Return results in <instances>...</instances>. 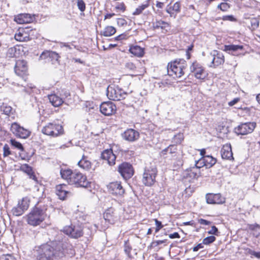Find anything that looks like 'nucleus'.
I'll list each match as a JSON object with an SVG mask.
<instances>
[{
  "instance_id": "obj_10",
  "label": "nucleus",
  "mask_w": 260,
  "mask_h": 260,
  "mask_svg": "<svg viewBox=\"0 0 260 260\" xmlns=\"http://www.w3.org/2000/svg\"><path fill=\"white\" fill-rule=\"evenodd\" d=\"M118 171L125 179L130 178L134 174L132 166L127 162H124L119 165Z\"/></svg>"
},
{
  "instance_id": "obj_11",
  "label": "nucleus",
  "mask_w": 260,
  "mask_h": 260,
  "mask_svg": "<svg viewBox=\"0 0 260 260\" xmlns=\"http://www.w3.org/2000/svg\"><path fill=\"white\" fill-rule=\"evenodd\" d=\"M63 232L71 237L75 239H77L83 235L82 229L79 226H66L63 229Z\"/></svg>"
},
{
  "instance_id": "obj_35",
  "label": "nucleus",
  "mask_w": 260,
  "mask_h": 260,
  "mask_svg": "<svg viewBox=\"0 0 260 260\" xmlns=\"http://www.w3.org/2000/svg\"><path fill=\"white\" fill-rule=\"evenodd\" d=\"M116 32V29L112 26H108L106 27L102 32L105 37H110L114 35Z\"/></svg>"
},
{
  "instance_id": "obj_27",
  "label": "nucleus",
  "mask_w": 260,
  "mask_h": 260,
  "mask_svg": "<svg viewBox=\"0 0 260 260\" xmlns=\"http://www.w3.org/2000/svg\"><path fill=\"white\" fill-rule=\"evenodd\" d=\"M48 99L49 102L54 107H58L63 103L62 98L55 94L49 95Z\"/></svg>"
},
{
  "instance_id": "obj_7",
  "label": "nucleus",
  "mask_w": 260,
  "mask_h": 260,
  "mask_svg": "<svg viewBox=\"0 0 260 260\" xmlns=\"http://www.w3.org/2000/svg\"><path fill=\"white\" fill-rule=\"evenodd\" d=\"M256 123L247 122L240 124L235 128V132L238 135H245L251 133L254 129Z\"/></svg>"
},
{
  "instance_id": "obj_62",
  "label": "nucleus",
  "mask_w": 260,
  "mask_h": 260,
  "mask_svg": "<svg viewBox=\"0 0 260 260\" xmlns=\"http://www.w3.org/2000/svg\"><path fill=\"white\" fill-rule=\"evenodd\" d=\"M115 15V14L114 13H110V14H107L105 16V18H104V19H109V18H111L112 17H113V16Z\"/></svg>"
},
{
  "instance_id": "obj_1",
  "label": "nucleus",
  "mask_w": 260,
  "mask_h": 260,
  "mask_svg": "<svg viewBox=\"0 0 260 260\" xmlns=\"http://www.w3.org/2000/svg\"><path fill=\"white\" fill-rule=\"evenodd\" d=\"M63 243L52 241L36 246L34 249L37 260H60L64 256Z\"/></svg>"
},
{
  "instance_id": "obj_41",
  "label": "nucleus",
  "mask_w": 260,
  "mask_h": 260,
  "mask_svg": "<svg viewBox=\"0 0 260 260\" xmlns=\"http://www.w3.org/2000/svg\"><path fill=\"white\" fill-rule=\"evenodd\" d=\"M11 143L12 145L18 148V149L21 151L23 150V147L22 144L16 141L15 140H11Z\"/></svg>"
},
{
  "instance_id": "obj_36",
  "label": "nucleus",
  "mask_w": 260,
  "mask_h": 260,
  "mask_svg": "<svg viewBox=\"0 0 260 260\" xmlns=\"http://www.w3.org/2000/svg\"><path fill=\"white\" fill-rule=\"evenodd\" d=\"M153 27L154 29L160 28L164 29L169 26V24L162 20H156L152 23Z\"/></svg>"
},
{
  "instance_id": "obj_6",
  "label": "nucleus",
  "mask_w": 260,
  "mask_h": 260,
  "mask_svg": "<svg viewBox=\"0 0 260 260\" xmlns=\"http://www.w3.org/2000/svg\"><path fill=\"white\" fill-rule=\"evenodd\" d=\"M126 95V93L117 86L109 85L107 88V96L111 100L120 101L125 99Z\"/></svg>"
},
{
  "instance_id": "obj_34",
  "label": "nucleus",
  "mask_w": 260,
  "mask_h": 260,
  "mask_svg": "<svg viewBox=\"0 0 260 260\" xmlns=\"http://www.w3.org/2000/svg\"><path fill=\"white\" fill-rule=\"evenodd\" d=\"M244 48L242 45H225L224 46L223 50L226 52L233 51L235 52L238 50H242Z\"/></svg>"
},
{
  "instance_id": "obj_23",
  "label": "nucleus",
  "mask_w": 260,
  "mask_h": 260,
  "mask_svg": "<svg viewBox=\"0 0 260 260\" xmlns=\"http://www.w3.org/2000/svg\"><path fill=\"white\" fill-rule=\"evenodd\" d=\"M14 20L17 23L24 24L32 22L34 18L28 14H21L15 16Z\"/></svg>"
},
{
  "instance_id": "obj_44",
  "label": "nucleus",
  "mask_w": 260,
  "mask_h": 260,
  "mask_svg": "<svg viewBox=\"0 0 260 260\" xmlns=\"http://www.w3.org/2000/svg\"><path fill=\"white\" fill-rule=\"evenodd\" d=\"M196 167L198 169L201 168L203 167H205L204 160L203 157L201 158L199 160L196 162Z\"/></svg>"
},
{
  "instance_id": "obj_64",
  "label": "nucleus",
  "mask_w": 260,
  "mask_h": 260,
  "mask_svg": "<svg viewBox=\"0 0 260 260\" xmlns=\"http://www.w3.org/2000/svg\"><path fill=\"white\" fill-rule=\"evenodd\" d=\"M16 51V48H11L9 49V52L11 54H12L13 52Z\"/></svg>"
},
{
  "instance_id": "obj_57",
  "label": "nucleus",
  "mask_w": 260,
  "mask_h": 260,
  "mask_svg": "<svg viewBox=\"0 0 260 260\" xmlns=\"http://www.w3.org/2000/svg\"><path fill=\"white\" fill-rule=\"evenodd\" d=\"M169 238L171 239H174V238H180V236L179 234L177 232H175L173 234H171L169 235Z\"/></svg>"
},
{
  "instance_id": "obj_39",
  "label": "nucleus",
  "mask_w": 260,
  "mask_h": 260,
  "mask_svg": "<svg viewBox=\"0 0 260 260\" xmlns=\"http://www.w3.org/2000/svg\"><path fill=\"white\" fill-rule=\"evenodd\" d=\"M251 229L253 230V235L256 237L260 236V225L258 224L253 225Z\"/></svg>"
},
{
  "instance_id": "obj_38",
  "label": "nucleus",
  "mask_w": 260,
  "mask_h": 260,
  "mask_svg": "<svg viewBox=\"0 0 260 260\" xmlns=\"http://www.w3.org/2000/svg\"><path fill=\"white\" fill-rule=\"evenodd\" d=\"M215 237L213 236H210L205 238L203 240V244L205 245L209 244L215 240Z\"/></svg>"
},
{
  "instance_id": "obj_32",
  "label": "nucleus",
  "mask_w": 260,
  "mask_h": 260,
  "mask_svg": "<svg viewBox=\"0 0 260 260\" xmlns=\"http://www.w3.org/2000/svg\"><path fill=\"white\" fill-rule=\"evenodd\" d=\"M151 0H147L144 3L139 6L133 13L134 15H137L141 14L143 10L148 8L150 5Z\"/></svg>"
},
{
  "instance_id": "obj_16",
  "label": "nucleus",
  "mask_w": 260,
  "mask_h": 260,
  "mask_svg": "<svg viewBox=\"0 0 260 260\" xmlns=\"http://www.w3.org/2000/svg\"><path fill=\"white\" fill-rule=\"evenodd\" d=\"M206 201L208 204H221L225 202V199L220 193H208L206 196Z\"/></svg>"
},
{
  "instance_id": "obj_9",
  "label": "nucleus",
  "mask_w": 260,
  "mask_h": 260,
  "mask_svg": "<svg viewBox=\"0 0 260 260\" xmlns=\"http://www.w3.org/2000/svg\"><path fill=\"white\" fill-rule=\"evenodd\" d=\"M209 59L211 60L210 67H216L222 63L224 61V57L223 54L218 51L214 50L208 56Z\"/></svg>"
},
{
  "instance_id": "obj_3",
  "label": "nucleus",
  "mask_w": 260,
  "mask_h": 260,
  "mask_svg": "<svg viewBox=\"0 0 260 260\" xmlns=\"http://www.w3.org/2000/svg\"><path fill=\"white\" fill-rule=\"evenodd\" d=\"M187 63L183 59L176 60L168 63L167 67L168 74L170 76L180 78L184 74Z\"/></svg>"
},
{
  "instance_id": "obj_60",
  "label": "nucleus",
  "mask_w": 260,
  "mask_h": 260,
  "mask_svg": "<svg viewBox=\"0 0 260 260\" xmlns=\"http://www.w3.org/2000/svg\"><path fill=\"white\" fill-rule=\"evenodd\" d=\"M125 36H126L124 34L120 35L116 37V40L118 41L123 40L125 39Z\"/></svg>"
},
{
  "instance_id": "obj_26",
  "label": "nucleus",
  "mask_w": 260,
  "mask_h": 260,
  "mask_svg": "<svg viewBox=\"0 0 260 260\" xmlns=\"http://www.w3.org/2000/svg\"><path fill=\"white\" fill-rule=\"evenodd\" d=\"M47 57L51 58L53 61L58 62L59 56L55 52L46 51L42 52L40 56V58L42 59H45Z\"/></svg>"
},
{
  "instance_id": "obj_56",
  "label": "nucleus",
  "mask_w": 260,
  "mask_h": 260,
  "mask_svg": "<svg viewBox=\"0 0 260 260\" xmlns=\"http://www.w3.org/2000/svg\"><path fill=\"white\" fill-rule=\"evenodd\" d=\"M198 222L201 224H203V225H208L210 223V221L205 220V219H202V218L199 219L198 220Z\"/></svg>"
},
{
  "instance_id": "obj_58",
  "label": "nucleus",
  "mask_w": 260,
  "mask_h": 260,
  "mask_svg": "<svg viewBox=\"0 0 260 260\" xmlns=\"http://www.w3.org/2000/svg\"><path fill=\"white\" fill-rule=\"evenodd\" d=\"M203 248V244L202 243H200V244H198L196 246H195L193 248V251H197L199 249Z\"/></svg>"
},
{
  "instance_id": "obj_28",
  "label": "nucleus",
  "mask_w": 260,
  "mask_h": 260,
  "mask_svg": "<svg viewBox=\"0 0 260 260\" xmlns=\"http://www.w3.org/2000/svg\"><path fill=\"white\" fill-rule=\"evenodd\" d=\"M20 170L26 173L30 179L34 180L36 181H37V178L36 176L34 174V172H32V168L30 166H29L27 164H23L21 166Z\"/></svg>"
},
{
  "instance_id": "obj_46",
  "label": "nucleus",
  "mask_w": 260,
  "mask_h": 260,
  "mask_svg": "<svg viewBox=\"0 0 260 260\" xmlns=\"http://www.w3.org/2000/svg\"><path fill=\"white\" fill-rule=\"evenodd\" d=\"M3 156L4 157H7L10 154H11V151L10 150V148L7 144H5L3 147Z\"/></svg>"
},
{
  "instance_id": "obj_30",
  "label": "nucleus",
  "mask_w": 260,
  "mask_h": 260,
  "mask_svg": "<svg viewBox=\"0 0 260 260\" xmlns=\"http://www.w3.org/2000/svg\"><path fill=\"white\" fill-rule=\"evenodd\" d=\"M129 52L138 57H142L144 54L143 48L139 46H132L129 48Z\"/></svg>"
},
{
  "instance_id": "obj_52",
  "label": "nucleus",
  "mask_w": 260,
  "mask_h": 260,
  "mask_svg": "<svg viewBox=\"0 0 260 260\" xmlns=\"http://www.w3.org/2000/svg\"><path fill=\"white\" fill-rule=\"evenodd\" d=\"M180 5L179 2L175 3L172 6V10L178 12L180 11Z\"/></svg>"
},
{
  "instance_id": "obj_25",
  "label": "nucleus",
  "mask_w": 260,
  "mask_h": 260,
  "mask_svg": "<svg viewBox=\"0 0 260 260\" xmlns=\"http://www.w3.org/2000/svg\"><path fill=\"white\" fill-rule=\"evenodd\" d=\"M78 165L79 167L85 170H90L92 166L89 158L84 155L82 156V158L78 161Z\"/></svg>"
},
{
  "instance_id": "obj_19",
  "label": "nucleus",
  "mask_w": 260,
  "mask_h": 260,
  "mask_svg": "<svg viewBox=\"0 0 260 260\" xmlns=\"http://www.w3.org/2000/svg\"><path fill=\"white\" fill-rule=\"evenodd\" d=\"M101 157L107 160L110 166H113L115 164L116 156L111 149L104 150L102 153Z\"/></svg>"
},
{
  "instance_id": "obj_61",
  "label": "nucleus",
  "mask_w": 260,
  "mask_h": 260,
  "mask_svg": "<svg viewBox=\"0 0 260 260\" xmlns=\"http://www.w3.org/2000/svg\"><path fill=\"white\" fill-rule=\"evenodd\" d=\"M173 10H172V7H169L168 8H167L166 9V12L169 13V14H170V15L172 16V15L173 14Z\"/></svg>"
},
{
  "instance_id": "obj_15",
  "label": "nucleus",
  "mask_w": 260,
  "mask_h": 260,
  "mask_svg": "<svg viewBox=\"0 0 260 260\" xmlns=\"http://www.w3.org/2000/svg\"><path fill=\"white\" fill-rule=\"evenodd\" d=\"M107 188L111 193L116 196H122L124 192L121 183L118 181L110 183L108 185Z\"/></svg>"
},
{
  "instance_id": "obj_59",
  "label": "nucleus",
  "mask_w": 260,
  "mask_h": 260,
  "mask_svg": "<svg viewBox=\"0 0 260 260\" xmlns=\"http://www.w3.org/2000/svg\"><path fill=\"white\" fill-rule=\"evenodd\" d=\"M175 138L178 139V140L177 141V143H181L183 140V135L181 134H179L175 136Z\"/></svg>"
},
{
  "instance_id": "obj_40",
  "label": "nucleus",
  "mask_w": 260,
  "mask_h": 260,
  "mask_svg": "<svg viewBox=\"0 0 260 260\" xmlns=\"http://www.w3.org/2000/svg\"><path fill=\"white\" fill-rule=\"evenodd\" d=\"M0 260H16V258L11 254H3L0 256Z\"/></svg>"
},
{
  "instance_id": "obj_4",
  "label": "nucleus",
  "mask_w": 260,
  "mask_h": 260,
  "mask_svg": "<svg viewBox=\"0 0 260 260\" xmlns=\"http://www.w3.org/2000/svg\"><path fill=\"white\" fill-rule=\"evenodd\" d=\"M157 170L154 163H150L146 166L143 175L142 182L146 186H151L155 182Z\"/></svg>"
},
{
  "instance_id": "obj_50",
  "label": "nucleus",
  "mask_w": 260,
  "mask_h": 260,
  "mask_svg": "<svg viewBox=\"0 0 260 260\" xmlns=\"http://www.w3.org/2000/svg\"><path fill=\"white\" fill-rule=\"evenodd\" d=\"M117 23L119 26H123L126 24V21L123 18H118L117 19Z\"/></svg>"
},
{
  "instance_id": "obj_43",
  "label": "nucleus",
  "mask_w": 260,
  "mask_h": 260,
  "mask_svg": "<svg viewBox=\"0 0 260 260\" xmlns=\"http://www.w3.org/2000/svg\"><path fill=\"white\" fill-rule=\"evenodd\" d=\"M218 8L222 11H226L230 8V5L226 3H222L218 6Z\"/></svg>"
},
{
  "instance_id": "obj_21",
  "label": "nucleus",
  "mask_w": 260,
  "mask_h": 260,
  "mask_svg": "<svg viewBox=\"0 0 260 260\" xmlns=\"http://www.w3.org/2000/svg\"><path fill=\"white\" fill-rule=\"evenodd\" d=\"M122 137L126 141L133 142L139 138V133L133 129H128L123 133Z\"/></svg>"
},
{
  "instance_id": "obj_63",
  "label": "nucleus",
  "mask_w": 260,
  "mask_h": 260,
  "mask_svg": "<svg viewBox=\"0 0 260 260\" xmlns=\"http://www.w3.org/2000/svg\"><path fill=\"white\" fill-rule=\"evenodd\" d=\"M164 6V3L161 2H157L156 4V7L159 8H162Z\"/></svg>"
},
{
  "instance_id": "obj_49",
  "label": "nucleus",
  "mask_w": 260,
  "mask_h": 260,
  "mask_svg": "<svg viewBox=\"0 0 260 260\" xmlns=\"http://www.w3.org/2000/svg\"><path fill=\"white\" fill-rule=\"evenodd\" d=\"M125 68L130 70H134L136 68L135 64L132 62H127L125 63Z\"/></svg>"
},
{
  "instance_id": "obj_14",
  "label": "nucleus",
  "mask_w": 260,
  "mask_h": 260,
  "mask_svg": "<svg viewBox=\"0 0 260 260\" xmlns=\"http://www.w3.org/2000/svg\"><path fill=\"white\" fill-rule=\"evenodd\" d=\"M101 112L106 116L111 115L116 110L115 105L112 102H104L100 107Z\"/></svg>"
},
{
  "instance_id": "obj_54",
  "label": "nucleus",
  "mask_w": 260,
  "mask_h": 260,
  "mask_svg": "<svg viewBox=\"0 0 260 260\" xmlns=\"http://www.w3.org/2000/svg\"><path fill=\"white\" fill-rule=\"evenodd\" d=\"M239 101H240V98H235L233 100H232L228 103V105L231 107L233 106L236 104H237L238 102H239Z\"/></svg>"
},
{
  "instance_id": "obj_5",
  "label": "nucleus",
  "mask_w": 260,
  "mask_h": 260,
  "mask_svg": "<svg viewBox=\"0 0 260 260\" xmlns=\"http://www.w3.org/2000/svg\"><path fill=\"white\" fill-rule=\"evenodd\" d=\"M44 134L52 137H57L63 134L64 131L61 124L55 122L47 123L42 129Z\"/></svg>"
},
{
  "instance_id": "obj_13",
  "label": "nucleus",
  "mask_w": 260,
  "mask_h": 260,
  "mask_svg": "<svg viewBox=\"0 0 260 260\" xmlns=\"http://www.w3.org/2000/svg\"><path fill=\"white\" fill-rule=\"evenodd\" d=\"M44 219L42 212H29L27 216V221L29 224L37 225Z\"/></svg>"
},
{
  "instance_id": "obj_12",
  "label": "nucleus",
  "mask_w": 260,
  "mask_h": 260,
  "mask_svg": "<svg viewBox=\"0 0 260 260\" xmlns=\"http://www.w3.org/2000/svg\"><path fill=\"white\" fill-rule=\"evenodd\" d=\"M190 70L197 79H204L206 77L204 68L197 61L192 63L190 67Z\"/></svg>"
},
{
  "instance_id": "obj_8",
  "label": "nucleus",
  "mask_w": 260,
  "mask_h": 260,
  "mask_svg": "<svg viewBox=\"0 0 260 260\" xmlns=\"http://www.w3.org/2000/svg\"><path fill=\"white\" fill-rule=\"evenodd\" d=\"M11 131L16 137L22 139L28 138L30 134V132L28 129L21 126L16 122H14L12 124Z\"/></svg>"
},
{
  "instance_id": "obj_17",
  "label": "nucleus",
  "mask_w": 260,
  "mask_h": 260,
  "mask_svg": "<svg viewBox=\"0 0 260 260\" xmlns=\"http://www.w3.org/2000/svg\"><path fill=\"white\" fill-rule=\"evenodd\" d=\"M177 150V146L176 145H170L161 151V155L165 158L175 159L176 158Z\"/></svg>"
},
{
  "instance_id": "obj_55",
  "label": "nucleus",
  "mask_w": 260,
  "mask_h": 260,
  "mask_svg": "<svg viewBox=\"0 0 260 260\" xmlns=\"http://www.w3.org/2000/svg\"><path fill=\"white\" fill-rule=\"evenodd\" d=\"M223 20H229L231 21H236V19L234 17L233 15H227L223 16Z\"/></svg>"
},
{
  "instance_id": "obj_2",
  "label": "nucleus",
  "mask_w": 260,
  "mask_h": 260,
  "mask_svg": "<svg viewBox=\"0 0 260 260\" xmlns=\"http://www.w3.org/2000/svg\"><path fill=\"white\" fill-rule=\"evenodd\" d=\"M60 175L69 184L85 188L88 186L89 182L86 176L80 172H73L71 170H61Z\"/></svg>"
},
{
  "instance_id": "obj_24",
  "label": "nucleus",
  "mask_w": 260,
  "mask_h": 260,
  "mask_svg": "<svg viewBox=\"0 0 260 260\" xmlns=\"http://www.w3.org/2000/svg\"><path fill=\"white\" fill-rule=\"evenodd\" d=\"M221 155L223 159L229 160L234 159L231 146L230 144L223 145L221 150Z\"/></svg>"
},
{
  "instance_id": "obj_42",
  "label": "nucleus",
  "mask_w": 260,
  "mask_h": 260,
  "mask_svg": "<svg viewBox=\"0 0 260 260\" xmlns=\"http://www.w3.org/2000/svg\"><path fill=\"white\" fill-rule=\"evenodd\" d=\"M77 6L78 9L83 12L85 10V4L83 0H77Z\"/></svg>"
},
{
  "instance_id": "obj_20",
  "label": "nucleus",
  "mask_w": 260,
  "mask_h": 260,
  "mask_svg": "<svg viewBox=\"0 0 260 260\" xmlns=\"http://www.w3.org/2000/svg\"><path fill=\"white\" fill-rule=\"evenodd\" d=\"M67 186L66 184H59L56 187V195L59 199L62 200H65L66 198L71 195V192L67 190Z\"/></svg>"
},
{
  "instance_id": "obj_22",
  "label": "nucleus",
  "mask_w": 260,
  "mask_h": 260,
  "mask_svg": "<svg viewBox=\"0 0 260 260\" xmlns=\"http://www.w3.org/2000/svg\"><path fill=\"white\" fill-rule=\"evenodd\" d=\"M15 40L19 42H26L29 40V35L27 31L24 28H19L14 37Z\"/></svg>"
},
{
  "instance_id": "obj_45",
  "label": "nucleus",
  "mask_w": 260,
  "mask_h": 260,
  "mask_svg": "<svg viewBox=\"0 0 260 260\" xmlns=\"http://www.w3.org/2000/svg\"><path fill=\"white\" fill-rule=\"evenodd\" d=\"M103 217L106 221L112 223L113 220L112 219V215L111 212H104Z\"/></svg>"
},
{
  "instance_id": "obj_18",
  "label": "nucleus",
  "mask_w": 260,
  "mask_h": 260,
  "mask_svg": "<svg viewBox=\"0 0 260 260\" xmlns=\"http://www.w3.org/2000/svg\"><path fill=\"white\" fill-rule=\"evenodd\" d=\"M15 73L18 76H23L27 71V62L24 60H18L16 61L14 68Z\"/></svg>"
},
{
  "instance_id": "obj_48",
  "label": "nucleus",
  "mask_w": 260,
  "mask_h": 260,
  "mask_svg": "<svg viewBox=\"0 0 260 260\" xmlns=\"http://www.w3.org/2000/svg\"><path fill=\"white\" fill-rule=\"evenodd\" d=\"M131 250H132L131 247H130L128 245H127L126 244H125V247H124V251L129 258L133 257V256L131 254Z\"/></svg>"
},
{
  "instance_id": "obj_51",
  "label": "nucleus",
  "mask_w": 260,
  "mask_h": 260,
  "mask_svg": "<svg viewBox=\"0 0 260 260\" xmlns=\"http://www.w3.org/2000/svg\"><path fill=\"white\" fill-rule=\"evenodd\" d=\"M248 253L249 254L255 256L257 258H260V252H256L252 250L249 249Z\"/></svg>"
},
{
  "instance_id": "obj_37",
  "label": "nucleus",
  "mask_w": 260,
  "mask_h": 260,
  "mask_svg": "<svg viewBox=\"0 0 260 260\" xmlns=\"http://www.w3.org/2000/svg\"><path fill=\"white\" fill-rule=\"evenodd\" d=\"M250 24L252 29H255L259 26V20L256 18H252L250 19Z\"/></svg>"
},
{
  "instance_id": "obj_53",
  "label": "nucleus",
  "mask_w": 260,
  "mask_h": 260,
  "mask_svg": "<svg viewBox=\"0 0 260 260\" xmlns=\"http://www.w3.org/2000/svg\"><path fill=\"white\" fill-rule=\"evenodd\" d=\"M218 232V229L215 226H212L211 227V229L208 231L209 234L216 235H217V233Z\"/></svg>"
},
{
  "instance_id": "obj_33",
  "label": "nucleus",
  "mask_w": 260,
  "mask_h": 260,
  "mask_svg": "<svg viewBox=\"0 0 260 260\" xmlns=\"http://www.w3.org/2000/svg\"><path fill=\"white\" fill-rule=\"evenodd\" d=\"M1 110L4 114L8 116H10L13 114L14 111L11 106L4 103L1 106Z\"/></svg>"
},
{
  "instance_id": "obj_31",
  "label": "nucleus",
  "mask_w": 260,
  "mask_h": 260,
  "mask_svg": "<svg viewBox=\"0 0 260 260\" xmlns=\"http://www.w3.org/2000/svg\"><path fill=\"white\" fill-rule=\"evenodd\" d=\"M203 158L206 168H210L215 165L216 162V158L210 155L203 156Z\"/></svg>"
},
{
  "instance_id": "obj_47",
  "label": "nucleus",
  "mask_w": 260,
  "mask_h": 260,
  "mask_svg": "<svg viewBox=\"0 0 260 260\" xmlns=\"http://www.w3.org/2000/svg\"><path fill=\"white\" fill-rule=\"evenodd\" d=\"M154 220L156 226L155 229V232L157 233L163 227V226L162 225L160 221H158L156 219H155Z\"/></svg>"
},
{
  "instance_id": "obj_29",
  "label": "nucleus",
  "mask_w": 260,
  "mask_h": 260,
  "mask_svg": "<svg viewBox=\"0 0 260 260\" xmlns=\"http://www.w3.org/2000/svg\"><path fill=\"white\" fill-rule=\"evenodd\" d=\"M30 200L28 197H24L18 202V208L23 211H26L29 206Z\"/></svg>"
}]
</instances>
